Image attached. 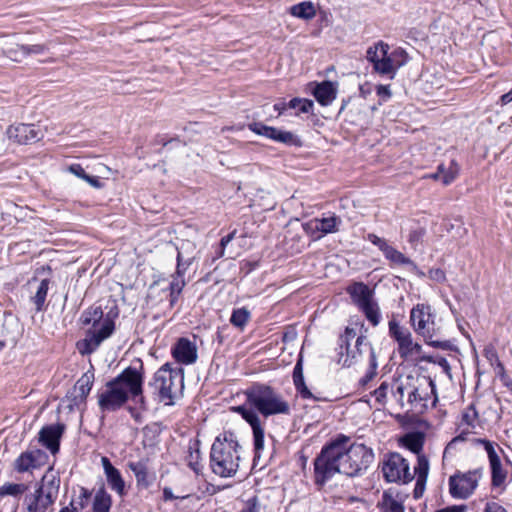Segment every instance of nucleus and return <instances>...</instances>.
<instances>
[{"mask_svg":"<svg viewBox=\"0 0 512 512\" xmlns=\"http://www.w3.org/2000/svg\"><path fill=\"white\" fill-rule=\"evenodd\" d=\"M28 453H31L33 458L35 459V466L39 467L47 458V454L41 449L28 450Z\"/></svg>","mask_w":512,"mask_h":512,"instance_id":"obj_55","label":"nucleus"},{"mask_svg":"<svg viewBox=\"0 0 512 512\" xmlns=\"http://www.w3.org/2000/svg\"><path fill=\"white\" fill-rule=\"evenodd\" d=\"M232 411L241 415V417L251 426V428H255L261 425V421L258 415V411H256L253 407H247L246 403L239 406H234L231 408Z\"/></svg>","mask_w":512,"mask_h":512,"instance_id":"obj_29","label":"nucleus"},{"mask_svg":"<svg viewBox=\"0 0 512 512\" xmlns=\"http://www.w3.org/2000/svg\"><path fill=\"white\" fill-rule=\"evenodd\" d=\"M14 470L18 473H25L32 469L37 468L35 466V459L27 451L21 453L13 463Z\"/></svg>","mask_w":512,"mask_h":512,"instance_id":"obj_33","label":"nucleus"},{"mask_svg":"<svg viewBox=\"0 0 512 512\" xmlns=\"http://www.w3.org/2000/svg\"><path fill=\"white\" fill-rule=\"evenodd\" d=\"M149 386L160 402L167 406L174 405L175 399L184 389V371L182 368H172L170 363H165L154 373Z\"/></svg>","mask_w":512,"mask_h":512,"instance_id":"obj_5","label":"nucleus"},{"mask_svg":"<svg viewBox=\"0 0 512 512\" xmlns=\"http://www.w3.org/2000/svg\"><path fill=\"white\" fill-rule=\"evenodd\" d=\"M356 336V332L353 328L346 327L342 335L338 339V363L343 367H350L356 364L364 354L368 355V361L370 362V350L373 348L372 345L366 341V337L361 335L357 337L355 342V349H350V341Z\"/></svg>","mask_w":512,"mask_h":512,"instance_id":"obj_9","label":"nucleus"},{"mask_svg":"<svg viewBox=\"0 0 512 512\" xmlns=\"http://www.w3.org/2000/svg\"><path fill=\"white\" fill-rule=\"evenodd\" d=\"M359 309L364 313L367 320L370 321L373 326H377L379 324L381 316L376 302L372 300Z\"/></svg>","mask_w":512,"mask_h":512,"instance_id":"obj_38","label":"nucleus"},{"mask_svg":"<svg viewBox=\"0 0 512 512\" xmlns=\"http://www.w3.org/2000/svg\"><path fill=\"white\" fill-rule=\"evenodd\" d=\"M235 236V231L229 233L228 235L224 236L220 240V251L218 253V257H222L224 255V249L225 247L232 241V239Z\"/></svg>","mask_w":512,"mask_h":512,"instance_id":"obj_59","label":"nucleus"},{"mask_svg":"<svg viewBox=\"0 0 512 512\" xmlns=\"http://www.w3.org/2000/svg\"><path fill=\"white\" fill-rule=\"evenodd\" d=\"M478 442L484 446V448L487 452V455H488L489 462L500 458L499 455L497 454L494 444L492 442H490L489 440H486V439H479Z\"/></svg>","mask_w":512,"mask_h":512,"instance_id":"obj_51","label":"nucleus"},{"mask_svg":"<svg viewBox=\"0 0 512 512\" xmlns=\"http://www.w3.org/2000/svg\"><path fill=\"white\" fill-rule=\"evenodd\" d=\"M477 411L475 410V407L471 405L468 410L463 414V421L471 427H474V421L477 418Z\"/></svg>","mask_w":512,"mask_h":512,"instance_id":"obj_53","label":"nucleus"},{"mask_svg":"<svg viewBox=\"0 0 512 512\" xmlns=\"http://www.w3.org/2000/svg\"><path fill=\"white\" fill-rule=\"evenodd\" d=\"M101 462L106 476L107 484L120 497H123L126 494V489L125 481L120 471L112 465L107 457H102Z\"/></svg>","mask_w":512,"mask_h":512,"instance_id":"obj_21","label":"nucleus"},{"mask_svg":"<svg viewBox=\"0 0 512 512\" xmlns=\"http://www.w3.org/2000/svg\"><path fill=\"white\" fill-rule=\"evenodd\" d=\"M246 404L264 417L289 415L290 405L273 387L263 383H253L245 391Z\"/></svg>","mask_w":512,"mask_h":512,"instance_id":"obj_3","label":"nucleus"},{"mask_svg":"<svg viewBox=\"0 0 512 512\" xmlns=\"http://www.w3.org/2000/svg\"><path fill=\"white\" fill-rule=\"evenodd\" d=\"M377 94L381 97L389 98L391 96V92L388 86L379 85L377 86Z\"/></svg>","mask_w":512,"mask_h":512,"instance_id":"obj_64","label":"nucleus"},{"mask_svg":"<svg viewBox=\"0 0 512 512\" xmlns=\"http://www.w3.org/2000/svg\"><path fill=\"white\" fill-rule=\"evenodd\" d=\"M249 319H250V311L247 308L242 307V308L233 310L231 317H230V322L233 326L242 329L246 326Z\"/></svg>","mask_w":512,"mask_h":512,"instance_id":"obj_39","label":"nucleus"},{"mask_svg":"<svg viewBox=\"0 0 512 512\" xmlns=\"http://www.w3.org/2000/svg\"><path fill=\"white\" fill-rule=\"evenodd\" d=\"M102 318L103 311L101 307L89 308L82 313L80 317L82 324H92V328L86 332L83 341L78 343V349L81 354L93 353L98 349L100 344L114 332L115 323L109 317L105 318L100 327L97 328Z\"/></svg>","mask_w":512,"mask_h":512,"instance_id":"obj_4","label":"nucleus"},{"mask_svg":"<svg viewBox=\"0 0 512 512\" xmlns=\"http://www.w3.org/2000/svg\"><path fill=\"white\" fill-rule=\"evenodd\" d=\"M481 478L479 470L455 473L449 478V492L453 498L467 499L478 486Z\"/></svg>","mask_w":512,"mask_h":512,"instance_id":"obj_11","label":"nucleus"},{"mask_svg":"<svg viewBox=\"0 0 512 512\" xmlns=\"http://www.w3.org/2000/svg\"><path fill=\"white\" fill-rule=\"evenodd\" d=\"M383 254L385 258L393 264L403 265L410 262L409 259L404 256V254L396 250L391 245L383 252Z\"/></svg>","mask_w":512,"mask_h":512,"instance_id":"obj_41","label":"nucleus"},{"mask_svg":"<svg viewBox=\"0 0 512 512\" xmlns=\"http://www.w3.org/2000/svg\"><path fill=\"white\" fill-rule=\"evenodd\" d=\"M401 443L412 453L416 454V431H410L401 438Z\"/></svg>","mask_w":512,"mask_h":512,"instance_id":"obj_50","label":"nucleus"},{"mask_svg":"<svg viewBox=\"0 0 512 512\" xmlns=\"http://www.w3.org/2000/svg\"><path fill=\"white\" fill-rule=\"evenodd\" d=\"M367 239L377 246L382 252H384L390 245L383 238L378 237L376 234L370 233L367 236Z\"/></svg>","mask_w":512,"mask_h":512,"instance_id":"obj_52","label":"nucleus"},{"mask_svg":"<svg viewBox=\"0 0 512 512\" xmlns=\"http://www.w3.org/2000/svg\"><path fill=\"white\" fill-rule=\"evenodd\" d=\"M467 510H468V507L466 505L462 504V505L448 506V507L440 509L436 512H467Z\"/></svg>","mask_w":512,"mask_h":512,"instance_id":"obj_62","label":"nucleus"},{"mask_svg":"<svg viewBox=\"0 0 512 512\" xmlns=\"http://www.w3.org/2000/svg\"><path fill=\"white\" fill-rule=\"evenodd\" d=\"M315 229L322 232L323 234L335 233L338 231V225L341 223V219L335 215L329 217H323L321 219L316 218Z\"/></svg>","mask_w":512,"mask_h":512,"instance_id":"obj_30","label":"nucleus"},{"mask_svg":"<svg viewBox=\"0 0 512 512\" xmlns=\"http://www.w3.org/2000/svg\"><path fill=\"white\" fill-rule=\"evenodd\" d=\"M382 473L385 480L391 483H407L413 479L407 460L397 452H390L384 456Z\"/></svg>","mask_w":512,"mask_h":512,"instance_id":"obj_10","label":"nucleus"},{"mask_svg":"<svg viewBox=\"0 0 512 512\" xmlns=\"http://www.w3.org/2000/svg\"><path fill=\"white\" fill-rule=\"evenodd\" d=\"M429 428L430 425L428 422L418 418V498H420L424 492L429 471L428 459L425 456L420 455L425 439L424 432Z\"/></svg>","mask_w":512,"mask_h":512,"instance_id":"obj_17","label":"nucleus"},{"mask_svg":"<svg viewBox=\"0 0 512 512\" xmlns=\"http://www.w3.org/2000/svg\"><path fill=\"white\" fill-rule=\"evenodd\" d=\"M248 129L259 136H263L287 146L301 147L303 145V142L298 135L290 131L265 125L262 122L249 123Z\"/></svg>","mask_w":512,"mask_h":512,"instance_id":"obj_14","label":"nucleus"},{"mask_svg":"<svg viewBox=\"0 0 512 512\" xmlns=\"http://www.w3.org/2000/svg\"><path fill=\"white\" fill-rule=\"evenodd\" d=\"M292 377L295 389L302 399H312L314 401L322 400L321 398L316 397L306 386L303 375V365L301 358L296 362L294 366Z\"/></svg>","mask_w":512,"mask_h":512,"instance_id":"obj_25","label":"nucleus"},{"mask_svg":"<svg viewBox=\"0 0 512 512\" xmlns=\"http://www.w3.org/2000/svg\"><path fill=\"white\" fill-rule=\"evenodd\" d=\"M491 469V484L493 487H501L507 478V471L503 468L500 458L489 462Z\"/></svg>","mask_w":512,"mask_h":512,"instance_id":"obj_31","label":"nucleus"},{"mask_svg":"<svg viewBox=\"0 0 512 512\" xmlns=\"http://www.w3.org/2000/svg\"><path fill=\"white\" fill-rule=\"evenodd\" d=\"M424 360L438 364L445 371H447L449 369V364L444 357H441L439 355H428L427 356L424 353H422L421 347H420V345H418V362H421Z\"/></svg>","mask_w":512,"mask_h":512,"instance_id":"obj_43","label":"nucleus"},{"mask_svg":"<svg viewBox=\"0 0 512 512\" xmlns=\"http://www.w3.org/2000/svg\"><path fill=\"white\" fill-rule=\"evenodd\" d=\"M91 496H92V492L90 490H88L87 488L81 487L80 495H79V502H78L80 508H84L87 505Z\"/></svg>","mask_w":512,"mask_h":512,"instance_id":"obj_57","label":"nucleus"},{"mask_svg":"<svg viewBox=\"0 0 512 512\" xmlns=\"http://www.w3.org/2000/svg\"><path fill=\"white\" fill-rule=\"evenodd\" d=\"M184 275H172V281L169 284V291L173 292L174 294H181L183 288L186 285V282L183 278Z\"/></svg>","mask_w":512,"mask_h":512,"instance_id":"obj_46","label":"nucleus"},{"mask_svg":"<svg viewBox=\"0 0 512 512\" xmlns=\"http://www.w3.org/2000/svg\"><path fill=\"white\" fill-rule=\"evenodd\" d=\"M6 136L13 143L28 145L41 140L44 137V133L34 124L19 123L10 125L6 130Z\"/></svg>","mask_w":512,"mask_h":512,"instance_id":"obj_15","label":"nucleus"},{"mask_svg":"<svg viewBox=\"0 0 512 512\" xmlns=\"http://www.w3.org/2000/svg\"><path fill=\"white\" fill-rule=\"evenodd\" d=\"M94 382V374L91 372L84 373L75 383L73 391L70 393L71 406L79 407L85 404L86 399L92 389Z\"/></svg>","mask_w":512,"mask_h":512,"instance_id":"obj_20","label":"nucleus"},{"mask_svg":"<svg viewBox=\"0 0 512 512\" xmlns=\"http://www.w3.org/2000/svg\"><path fill=\"white\" fill-rule=\"evenodd\" d=\"M190 264H191V260L183 261L181 253L178 252V255H177V266H176L175 274H177V275H184L186 270L190 266Z\"/></svg>","mask_w":512,"mask_h":512,"instance_id":"obj_54","label":"nucleus"},{"mask_svg":"<svg viewBox=\"0 0 512 512\" xmlns=\"http://www.w3.org/2000/svg\"><path fill=\"white\" fill-rule=\"evenodd\" d=\"M370 350V362H369V368L365 375L359 380V385L361 387H366V385L371 382L375 376L377 375V357L374 348H369Z\"/></svg>","mask_w":512,"mask_h":512,"instance_id":"obj_36","label":"nucleus"},{"mask_svg":"<svg viewBox=\"0 0 512 512\" xmlns=\"http://www.w3.org/2000/svg\"><path fill=\"white\" fill-rule=\"evenodd\" d=\"M429 278L436 282H443L445 280V273L441 269H432L429 271Z\"/></svg>","mask_w":512,"mask_h":512,"instance_id":"obj_60","label":"nucleus"},{"mask_svg":"<svg viewBox=\"0 0 512 512\" xmlns=\"http://www.w3.org/2000/svg\"><path fill=\"white\" fill-rule=\"evenodd\" d=\"M347 293L359 308L371 302L373 291L363 282H354L347 287Z\"/></svg>","mask_w":512,"mask_h":512,"instance_id":"obj_24","label":"nucleus"},{"mask_svg":"<svg viewBox=\"0 0 512 512\" xmlns=\"http://www.w3.org/2000/svg\"><path fill=\"white\" fill-rule=\"evenodd\" d=\"M392 55H393V57H396L398 55H400L402 57V60L397 62L398 66H401L407 62L408 56H407V53L403 49H396L392 53Z\"/></svg>","mask_w":512,"mask_h":512,"instance_id":"obj_63","label":"nucleus"},{"mask_svg":"<svg viewBox=\"0 0 512 512\" xmlns=\"http://www.w3.org/2000/svg\"><path fill=\"white\" fill-rule=\"evenodd\" d=\"M28 490V485L24 483H5L0 487V497L2 496H13L20 497L23 493Z\"/></svg>","mask_w":512,"mask_h":512,"instance_id":"obj_37","label":"nucleus"},{"mask_svg":"<svg viewBox=\"0 0 512 512\" xmlns=\"http://www.w3.org/2000/svg\"><path fill=\"white\" fill-rule=\"evenodd\" d=\"M458 174H459V166L454 160H451L449 162L448 166H445L444 164H439L437 167V171L435 173H432L429 175L423 174V175H421L420 179L421 180H425V179L439 180V181H441V183L443 185L446 186V185L451 184L453 181H455Z\"/></svg>","mask_w":512,"mask_h":512,"instance_id":"obj_23","label":"nucleus"},{"mask_svg":"<svg viewBox=\"0 0 512 512\" xmlns=\"http://www.w3.org/2000/svg\"><path fill=\"white\" fill-rule=\"evenodd\" d=\"M397 422L404 428H408L416 423V414L412 411H407L405 414L395 415Z\"/></svg>","mask_w":512,"mask_h":512,"instance_id":"obj_47","label":"nucleus"},{"mask_svg":"<svg viewBox=\"0 0 512 512\" xmlns=\"http://www.w3.org/2000/svg\"><path fill=\"white\" fill-rule=\"evenodd\" d=\"M69 171L74 174L75 176H77L78 178H81L83 179L84 181H86L87 183H89L92 187L96 188V189H100L102 188L103 184L102 182L100 181L99 177L98 176H91V175H88L84 168L80 165V164H72L69 166Z\"/></svg>","mask_w":512,"mask_h":512,"instance_id":"obj_34","label":"nucleus"},{"mask_svg":"<svg viewBox=\"0 0 512 512\" xmlns=\"http://www.w3.org/2000/svg\"><path fill=\"white\" fill-rule=\"evenodd\" d=\"M350 438L338 434L325 444L313 461L314 483L323 487L337 473L348 477L362 475L374 460L373 450L362 443L347 447Z\"/></svg>","mask_w":512,"mask_h":512,"instance_id":"obj_1","label":"nucleus"},{"mask_svg":"<svg viewBox=\"0 0 512 512\" xmlns=\"http://www.w3.org/2000/svg\"><path fill=\"white\" fill-rule=\"evenodd\" d=\"M112 497L102 484L95 492L92 501V512H110Z\"/></svg>","mask_w":512,"mask_h":512,"instance_id":"obj_26","label":"nucleus"},{"mask_svg":"<svg viewBox=\"0 0 512 512\" xmlns=\"http://www.w3.org/2000/svg\"><path fill=\"white\" fill-rule=\"evenodd\" d=\"M388 389L389 384L387 382H383L372 392V395L375 397V401L378 405L383 406L386 403Z\"/></svg>","mask_w":512,"mask_h":512,"instance_id":"obj_45","label":"nucleus"},{"mask_svg":"<svg viewBox=\"0 0 512 512\" xmlns=\"http://www.w3.org/2000/svg\"><path fill=\"white\" fill-rule=\"evenodd\" d=\"M49 284V279L41 280L35 295L31 297V301L35 305V310L37 312H40L44 309L47 293L49 290Z\"/></svg>","mask_w":512,"mask_h":512,"instance_id":"obj_32","label":"nucleus"},{"mask_svg":"<svg viewBox=\"0 0 512 512\" xmlns=\"http://www.w3.org/2000/svg\"><path fill=\"white\" fill-rule=\"evenodd\" d=\"M288 12L291 16L305 21H310L316 16V8L313 2L303 1L289 7Z\"/></svg>","mask_w":512,"mask_h":512,"instance_id":"obj_27","label":"nucleus"},{"mask_svg":"<svg viewBox=\"0 0 512 512\" xmlns=\"http://www.w3.org/2000/svg\"><path fill=\"white\" fill-rule=\"evenodd\" d=\"M65 428L66 426L63 423L42 427L39 432V442L52 454H56L60 449V440L64 434Z\"/></svg>","mask_w":512,"mask_h":512,"instance_id":"obj_18","label":"nucleus"},{"mask_svg":"<svg viewBox=\"0 0 512 512\" xmlns=\"http://www.w3.org/2000/svg\"><path fill=\"white\" fill-rule=\"evenodd\" d=\"M467 433L465 432H462L460 435L454 437L446 446L445 450H444V455H446L447 453L451 452V450L455 449L456 445L459 443V442H464L466 440V435Z\"/></svg>","mask_w":512,"mask_h":512,"instance_id":"obj_56","label":"nucleus"},{"mask_svg":"<svg viewBox=\"0 0 512 512\" xmlns=\"http://www.w3.org/2000/svg\"><path fill=\"white\" fill-rule=\"evenodd\" d=\"M237 437L232 431H224L216 437L210 450V468L222 478L235 476L239 469V449Z\"/></svg>","mask_w":512,"mask_h":512,"instance_id":"obj_2","label":"nucleus"},{"mask_svg":"<svg viewBox=\"0 0 512 512\" xmlns=\"http://www.w3.org/2000/svg\"><path fill=\"white\" fill-rule=\"evenodd\" d=\"M253 431V440H254V450L255 453H260L264 448V428L262 425L252 428Z\"/></svg>","mask_w":512,"mask_h":512,"instance_id":"obj_44","label":"nucleus"},{"mask_svg":"<svg viewBox=\"0 0 512 512\" xmlns=\"http://www.w3.org/2000/svg\"><path fill=\"white\" fill-rule=\"evenodd\" d=\"M379 507L381 512H404L403 505L388 492L383 493Z\"/></svg>","mask_w":512,"mask_h":512,"instance_id":"obj_35","label":"nucleus"},{"mask_svg":"<svg viewBox=\"0 0 512 512\" xmlns=\"http://www.w3.org/2000/svg\"><path fill=\"white\" fill-rule=\"evenodd\" d=\"M483 353L491 364H493V362H498V364L501 365L498 359L497 352L493 346L485 347Z\"/></svg>","mask_w":512,"mask_h":512,"instance_id":"obj_58","label":"nucleus"},{"mask_svg":"<svg viewBox=\"0 0 512 512\" xmlns=\"http://www.w3.org/2000/svg\"><path fill=\"white\" fill-rule=\"evenodd\" d=\"M287 105L290 109H297L298 113H309L314 107L312 100L298 97L291 99Z\"/></svg>","mask_w":512,"mask_h":512,"instance_id":"obj_40","label":"nucleus"},{"mask_svg":"<svg viewBox=\"0 0 512 512\" xmlns=\"http://www.w3.org/2000/svg\"><path fill=\"white\" fill-rule=\"evenodd\" d=\"M389 48L387 43L379 41L366 51V59L373 65V70L380 75H392L395 71L396 60L388 55Z\"/></svg>","mask_w":512,"mask_h":512,"instance_id":"obj_12","label":"nucleus"},{"mask_svg":"<svg viewBox=\"0 0 512 512\" xmlns=\"http://www.w3.org/2000/svg\"><path fill=\"white\" fill-rule=\"evenodd\" d=\"M239 512H261V503L258 497L253 496L246 500Z\"/></svg>","mask_w":512,"mask_h":512,"instance_id":"obj_48","label":"nucleus"},{"mask_svg":"<svg viewBox=\"0 0 512 512\" xmlns=\"http://www.w3.org/2000/svg\"><path fill=\"white\" fill-rule=\"evenodd\" d=\"M418 334L434 348L447 350L451 346L442 334L441 319L430 305L418 304Z\"/></svg>","mask_w":512,"mask_h":512,"instance_id":"obj_7","label":"nucleus"},{"mask_svg":"<svg viewBox=\"0 0 512 512\" xmlns=\"http://www.w3.org/2000/svg\"><path fill=\"white\" fill-rule=\"evenodd\" d=\"M337 88V82L325 80L320 83H315L312 94L320 105L328 106L335 100Z\"/></svg>","mask_w":512,"mask_h":512,"instance_id":"obj_22","label":"nucleus"},{"mask_svg":"<svg viewBox=\"0 0 512 512\" xmlns=\"http://www.w3.org/2000/svg\"><path fill=\"white\" fill-rule=\"evenodd\" d=\"M128 467L133 472L138 487L148 488L152 484V480L148 475L147 465L144 461L129 462Z\"/></svg>","mask_w":512,"mask_h":512,"instance_id":"obj_28","label":"nucleus"},{"mask_svg":"<svg viewBox=\"0 0 512 512\" xmlns=\"http://www.w3.org/2000/svg\"><path fill=\"white\" fill-rule=\"evenodd\" d=\"M171 354L177 363L191 365L197 361V347L188 338L181 337L173 345Z\"/></svg>","mask_w":512,"mask_h":512,"instance_id":"obj_19","label":"nucleus"},{"mask_svg":"<svg viewBox=\"0 0 512 512\" xmlns=\"http://www.w3.org/2000/svg\"><path fill=\"white\" fill-rule=\"evenodd\" d=\"M445 229L447 232L451 233L455 230L453 237L461 238L467 233V229L464 227V223L461 219H455L454 222L448 220L445 222Z\"/></svg>","mask_w":512,"mask_h":512,"instance_id":"obj_42","label":"nucleus"},{"mask_svg":"<svg viewBox=\"0 0 512 512\" xmlns=\"http://www.w3.org/2000/svg\"><path fill=\"white\" fill-rule=\"evenodd\" d=\"M60 477L50 467L36 485L35 491L26 495V512H45L58 497Z\"/></svg>","mask_w":512,"mask_h":512,"instance_id":"obj_6","label":"nucleus"},{"mask_svg":"<svg viewBox=\"0 0 512 512\" xmlns=\"http://www.w3.org/2000/svg\"><path fill=\"white\" fill-rule=\"evenodd\" d=\"M389 334L398 343L400 357L407 360L416 348L411 332L407 328L400 326L395 319H392L389 321Z\"/></svg>","mask_w":512,"mask_h":512,"instance_id":"obj_16","label":"nucleus"},{"mask_svg":"<svg viewBox=\"0 0 512 512\" xmlns=\"http://www.w3.org/2000/svg\"><path fill=\"white\" fill-rule=\"evenodd\" d=\"M484 512H507V510L496 502H488Z\"/></svg>","mask_w":512,"mask_h":512,"instance_id":"obj_61","label":"nucleus"},{"mask_svg":"<svg viewBox=\"0 0 512 512\" xmlns=\"http://www.w3.org/2000/svg\"><path fill=\"white\" fill-rule=\"evenodd\" d=\"M98 407L102 413L116 412L127 402L128 397L123 389H119L111 380L106 382L104 389L97 394Z\"/></svg>","mask_w":512,"mask_h":512,"instance_id":"obj_13","label":"nucleus"},{"mask_svg":"<svg viewBox=\"0 0 512 512\" xmlns=\"http://www.w3.org/2000/svg\"><path fill=\"white\" fill-rule=\"evenodd\" d=\"M47 49L44 44H34V45H20L19 50L24 55L30 54H42Z\"/></svg>","mask_w":512,"mask_h":512,"instance_id":"obj_49","label":"nucleus"},{"mask_svg":"<svg viewBox=\"0 0 512 512\" xmlns=\"http://www.w3.org/2000/svg\"><path fill=\"white\" fill-rule=\"evenodd\" d=\"M119 389H123L128 400H133L140 409H146V400L143 395L144 366L139 360L138 366H128L120 374L111 379Z\"/></svg>","mask_w":512,"mask_h":512,"instance_id":"obj_8","label":"nucleus"}]
</instances>
